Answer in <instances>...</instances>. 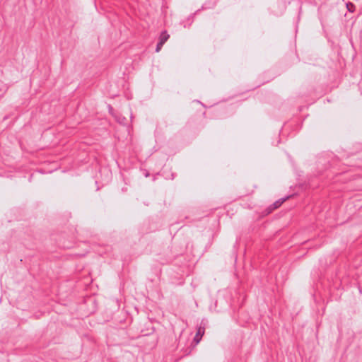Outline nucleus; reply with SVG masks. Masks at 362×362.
<instances>
[{"mask_svg": "<svg viewBox=\"0 0 362 362\" xmlns=\"http://www.w3.org/2000/svg\"><path fill=\"white\" fill-rule=\"evenodd\" d=\"M169 37L170 35L168 34L166 31L162 32L159 37V42H161L164 45L165 42L168 40Z\"/></svg>", "mask_w": 362, "mask_h": 362, "instance_id": "2", "label": "nucleus"}, {"mask_svg": "<svg viewBox=\"0 0 362 362\" xmlns=\"http://www.w3.org/2000/svg\"><path fill=\"white\" fill-rule=\"evenodd\" d=\"M286 199L287 198L281 199H279V200L276 201V202H274L273 204V209L279 208Z\"/></svg>", "mask_w": 362, "mask_h": 362, "instance_id": "3", "label": "nucleus"}, {"mask_svg": "<svg viewBox=\"0 0 362 362\" xmlns=\"http://www.w3.org/2000/svg\"><path fill=\"white\" fill-rule=\"evenodd\" d=\"M204 334V327H199L196 333V335L194 338V341L196 344H199L201 341L202 337Z\"/></svg>", "mask_w": 362, "mask_h": 362, "instance_id": "1", "label": "nucleus"}, {"mask_svg": "<svg viewBox=\"0 0 362 362\" xmlns=\"http://www.w3.org/2000/svg\"><path fill=\"white\" fill-rule=\"evenodd\" d=\"M163 46V44L158 42L157 44L156 48V52H158L161 49Z\"/></svg>", "mask_w": 362, "mask_h": 362, "instance_id": "4", "label": "nucleus"}]
</instances>
